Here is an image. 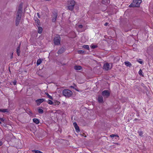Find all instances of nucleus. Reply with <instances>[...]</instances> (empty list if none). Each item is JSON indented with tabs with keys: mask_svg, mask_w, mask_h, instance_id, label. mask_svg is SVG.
<instances>
[{
	"mask_svg": "<svg viewBox=\"0 0 153 153\" xmlns=\"http://www.w3.org/2000/svg\"><path fill=\"white\" fill-rule=\"evenodd\" d=\"M142 2V0H134L129 5L130 7H138Z\"/></svg>",
	"mask_w": 153,
	"mask_h": 153,
	"instance_id": "f257e3e1",
	"label": "nucleus"
},
{
	"mask_svg": "<svg viewBox=\"0 0 153 153\" xmlns=\"http://www.w3.org/2000/svg\"><path fill=\"white\" fill-rule=\"evenodd\" d=\"M68 9L69 10L72 11L74 9L75 1L74 0H69L68 1Z\"/></svg>",
	"mask_w": 153,
	"mask_h": 153,
	"instance_id": "f03ea898",
	"label": "nucleus"
},
{
	"mask_svg": "<svg viewBox=\"0 0 153 153\" xmlns=\"http://www.w3.org/2000/svg\"><path fill=\"white\" fill-rule=\"evenodd\" d=\"M62 94L65 97H69L72 95L73 92L70 90L65 89L63 91Z\"/></svg>",
	"mask_w": 153,
	"mask_h": 153,
	"instance_id": "7ed1b4c3",
	"label": "nucleus"
},
{
	"mask_svg": "<svg viewBox=\"0 0 153 153\" xmlns=\"http://www.w3.org/2000/svg\"><path fill=\"white\" fill-rule=\"evenodd\" d=\"M22 13V5H19L17 13L16 18H21V16Z\"/></svg>",
	"mask_w": 153,
	"mask_h": 153,
	"instance_id": "20e7f679",
	"label": "nucleus"
},
{
	"mask_svg": "<svg viewBox=\"0 0 153 153\" xmlns=\"http://www.w3.org/2000/svg\"><path fill=\"white\" fill-rule=\"evenodd\" d=\"M54 43L55 45H59L60 44L61 38L59 35L55 36L53 39Z\"/></svg>",
	"mask_w": 153,
	"mask_h": 153,
	"instance_id": "39448f33",
	"label": "nucleus"
},
{
	"mask_svg": "<svg viewBox=\"0 0 153 153\" xmlns=\"http://www.w3.org/2000/svg\"><path fill=\"white\" fill-rule=\"evenodd\" d=\"M104 97L107 98L110 95V92L107 90H105L103 91L102 94Z\"/></svg>",
	"mask_w": 153,
	"mask_h": 153,
	"instance_id": "423d86ee",
	"label": "nucleus"
},
{
	"mask_svg": "<svg viewBox=\"0 0 153 153\" xmlns=\"http://www.w3.org/2000/svg\"><path fill=\"white\" fill-rule=\"evenodd\" d=\"M103 69L106 71H108L110 70L111 67H110L109 64L108 63L105 64L103 66Z\"/></svg>",
	"mask_w": 153,
	"mask_h": 153,
	"instance_id": "0eeeda50",
	"label": "nucleus"
},
{
	"mask_svg": "<svg viewBox=\"0 0 153 153\" xmlns=\"http://www.w3.org/2000/svg\"><path fill=\"white\" fill-rule=\"evenodd\" d=\"M45 100L43 99H41L37 100L36 102L38 105H39L41 103L44 101Z\"/></svg>",
	"mask_w": 153,
	"mask_h": 153,
	"instance_id": "6e6552de",
	"label": "nucleus"
},
{
	"mask_svg": "<svg viewBox=\"0 0 153 153\" xmlns=\"http://www.w3.org/2000/svg\"><path fill=\"white\" fill-rule=\"evenodd\" d=\"M98 101L100 103H102L103 102V98L102 96L99 95L98 97Z\"/></svg>",
	"mask_w": 153,
	"mask_h": 153,
	"instance_id": "1a4fd4ad",
	"label": "nucleus"
},
{
	"mask_svg": "<svg viewBox=\"0 0 153 153\" xmlns=\"http://www.w3.org/2000/svg\"><path fill=\"white\" fill-rule=\"evenodd\" d=\"M20 44H19V45L17 47L16 49V53L17 55L18 56H19L20 55V53L21 52L20 50Z\"/></svg>",
	"mask_w": 153,
	"mask_h": 153,
	"instance_id": "9d476101",
	"label": "nucleus"
},
{
	"mask_svg": "<svg viewBox=\"0 0 153 153\" xmlns=\"http://www.w3.org/2000/svg\"><path fill=\"white\" fill-rule=\"evenodd\" d=\"M21 20V19L16 18V25L17 26H18L19 25V24L20 22V20Z\"/></svg>",
	"mask_w": 153,
	"mask_h": 153,
	"instance_id": "9b49d317",
	"label": "nucleus"
},
{
	"mask_svg": "<svg viewBox=\"0 0 153 153\" xmlns=\"http://www.w3.org/2000/svg\"><path fill=\"white\" fill-rule=\"evenodd\" d=\"M65 51L64 48L62 47L58 51V54H61L63 53Z\"/></svg>",
	"mask_w": 153,
	"mask_h": 153,
	"instance_id": "f8f14e48",
	"label": "nucleus"
},
{
	"mask_svg": "<svg viewBox=\"0 0 153 153\" xmlns=\"http://www.w3.org/2000/svg\"><path fill=\"white\" fill-rule=\"evenodd\" d=\"M57 13H56L53 15V18L52 19V21L53 22H55L56 21L57 18Z\"/></svg>",
	"mask_w": 153,
	"mask_h": 153,
	"instance_id": "ddd939ff",
	"label": "nucleus"
},
{
	"mask_svg": "<svg viewBox=\"0 0 153 153\" xmlns=\"http://www.w3.org/2000/svg\"><path fill=\"white\" fill-rule=\"evenodd\" d=\"M102 3L103 4L107 5L110 3V0H102Z\"/></svg>",
	"mask_w": 153,
	"mask_h": 153,
	"instance_id": "4468645a",
	"label": "nucleus"
},
{
	"mask_svg": "<svg viewBox=\"0 0 153 153\" xmlns=\"http://www.w3.org/2000/svg\"><path fill=\"white\" fill-rule=\"evenodd\" d=\"M74 68L76 70H79L82 69V67L80 66L76 65L74 66Z\"/></svg>",
	"mask_w": 153,
	"mask_h": 153,
	"instance_id": "2eb2a0df",
	"label": "nucleus"
},
{
	"mask_svg": "<svg viewBox=\"0 0 153 153\" xmlns=\"http://www.w3.org/2000/svg\"><path fill=\"white\" fill-rule=\"evenodd\" d=\"M125 64L127 66L131 67V64L128 61H126L124 62Z\"/></svg>",
	"mask_w": 153,
	"mask_h": 153,
	"instance_id": "dca6fc26",
	"label": "nucleus"
},
{
	"mask_svg": "<svg viewBox=\"0 0 153 153\" xmlns=\"http://www.w3.org/2000/svg\"><path fill=\"white\" fill-rule=\"evenodd\" d=\"M0 112L3 113L8 112L9 110L7 109H0Z\"/></svg>",
	"mask_w": 153,
	"mask_h": 153,
	"instance_id": "f3484780",
	"label": "nucleus"
},
{
	"mask_svg": "<svg viewBox=\"0 0 153 153\" xmlns=\"http://www.w3.org/2000/svg\"><path fill=\"white\" fill-rule=\"evenodd\" d=\"M33 122L36 124H38L39 123V121L38 119L34 118L33 119Z\"/></svg>",
	"mask_w": 153,
	"mask_h": 153,
	"instance_id": "a211bd4d",
	"label": "nucleus"
},
{
	"mask_svg": "<svg viewBox=\"0 0 153 153\" xmlns=\"http://www.w3.org/2000/svg\"><path fill=\"white\" fill-rule=\"evenodd\" d=\"M27 112L30 116H32L33 115V113L30 110H27Z\"/></svg>",
	"mask_w": 153,
	"mask_h": 153,
	"instance_id": "6ab92c4d",
	"label": "nucleus"
},
{
	"mask_svg": "<svg viewBox=\"0 0 153 153\" xmlns=\"http://www.w3.org/2000/svg\"><path fill=\"white\" fill-rule=\"evenodd\" d=\"M38 32L39 33H42V28L41 27H38Z\"/></svg>",
	"mask_w": 153,
	"mask_h": 153,
	"instance_id": "aec40b11",
	"label": "nucleus"
},
{
	"mask_svg": "<svg viewBox=\"0 0 153 153\" xmlns=\"http://www.w3.org/2000/svg\"><path fill=\"white\" fill-rule=\"evenodd\" d=\"M82 48H84L88 50H89V46L88 45H84L82 46Z\"/></svg>",
	"mask_w": 153,
	"mask_h": 153,
	"instance_id": "412c9836",
	"label": "nucleus"
},
{
	"mask_svg": "<svg viewBox=\"0 0 153 153\" xmlns=\"http://www.w3.org/2000/svg\"><path fill=\"white\" fill-rule=\"evenodd\" d=\"M42 61L41 59H39L37 60L36 65L37 66L39 65L42 62Z\"/></svg>",
	"mask_w": 153,
	"mask_h": 153,
	"instance_id": "4be33fe9",
	"label": "nucleus"
},
{
	"mask_svg": "<svg viewBox=\"0 0 153 153\" xmlns=\"http://www.w3.org/2000/svg\"><path fill=\"white\" fill-rule=\"evenodd\" d=\"M45 94L50 99L52 100L53 98L50 95H49V94L47 92H45Z\"/></svg>",
	"mask_w": 153,
	"mask_h": 153,
	"instance_id": "5701e85b",
	"label": "nucleus"
},
{
	"mask_svg": "<svg viewBox=\"0 0 153 153\" xmlns=\"http://www.w3.org/2000/svg\"><path fill=\"white\" fill-rule=\"evenodd\" d=\"M32 152H35V153H43L42 152H41L40 151L37 150H32Z\"/></svg>",
	"mask_w": 153,
	"mask_h": 153,
	"instance_id": "b1692460",
	"label": "nucleus"
},
{
	"mask_svg": "<svg viewBox=\"0 0 153 153\" xmlns=\"http://www.w3.org/2000/svg\"><path fill=\"white\" fill-rule=\"evenodd\" d=\"M60 102H59L58 101H56L54 102L53 103V104H54V105H58L60 104Z\"/></svg>",
	"mask_w": 153,
	"mask_h": 153,
	"instance_id": "393cba45",
	"label": "nucleus"
},
{
	"mask_svg": "<svg viewBox=\"0 0 153 153\" xmlns=\"http://www.w3.org/2000/svg\"><path fill=\"white\" fill-rule=\"evenodd\" d=\"M36 26L38 27H40V22L39 20L37 21H36Z\"/></svg>",
	"mask_w": 153,
	"mask_h": 153,
	"instance_id": "a878e982",
	"label": "nucleus"
},
{
	"mask_svg": "<svg viewBox=\"0 0 153 153\" xmlns=\"http://www.w3.org/2000/svg\"><path fill=\"white\" fill-rule=\"evenodd\" d=\"M38 112L40 114H42L43 113V111L42 109L39 108L38 110Z\"/></svg>",
	"mask_w": 153,
	"mask_h": 153,
	"instance_id": "bb28decb",
	"label": "nucleus"
},
{
	"mask_svg": "<svg viewBox=\"0 0 153 153\" xmlns=\"http://www.w3.org/2000/svg\"><path fill=\"white\" fill-rule=\"evenodd\" d=\"M77 52L78 53L82 54L84 53L85 52V51L83 50H78V51Z\"/></svg>",
	"mask_w": 153,
	"mask_h": 153,
	"instance_id": "cd10ccee",
	"label": "nucleus"
},
{
	"mask_svg": "<svg viewBox=\"0 0 153 153\" xmlns=\"http://www.w3.org/2000/svg\"><path fill=\"white\" fill-rule=\"evenodd\" d=\"M137 61L140 63L141 64H142L143 63V62L142 61L141 59H137Z\"/></svg>",
	"mask_w": 153,
	"mask_h": 153,
	"instance_id": "c85d7f7f",
	"label": "nucleus"
},
{
	"mask_svg": "<svg viewBox=\"0 0 153 153\" xmlns=\"http://www.w3.org/2000/svg\"><path fill=\"white\" fill-rule=\"evenodd\" d=\"M17 82V81L16 80H14L13 81L11 82L10 83V85H12V83H13V85H16V83Z\"/></svg>",
	"mask_w": 153,
	"mask_h": 153,
	"instance_id": "c756f323",
	"label": "nucleus"
},
{
	"mask_svg": "<svg viewBox=\"0 0 153 153\" xmlns=\"http://www.w3.org/2000/svg\"><path fill=\"white\" fill-rule=\"evenodd\" d=\"M110 136L111 138H113L115 137H119V136L117 135L114 134L110 135Z\"/></svg>",
	"mask_w": 153,
	"mask_h": 153,
	"instance_id": "7c9ffc66",
	"label": "nucleus"
},
{
	"mask_svg": "<svg viewBox=\"0 0 153 153\" xmlns=\"http://www.w3.org/2000/svg\"><path fill=\"white\" fill-rule=\"evenodd\" d=\"M47 102L48 104H49L50 105L53 104V102L52 101H51V100H48Z\"/></svg>",
	"mask_w": 153,
	"mask_h": 153,
	"instance_id": "2f4dec72",
	"label": "nucleus"
},
{
	"mask_svg": "<svg viewBox=\"0 0 153 153\" xmlns=\"http://www.w3.org/2000/svg\"><path fill=\"white\" fill-rule=\"evenodd\" d=\"M75 128L76 130V131L77 132H79L80 131L79 127L78 126H77L75 127Z\"/></svg>",
	"mask_w": 153,
	"mask_h": 153,
	"instance_id": "473e14b6",
	"label": "nucleus"
},
{
	"mask_svg": "<svg viewBox=\"0 0 153 153\" xmlns=\"http://www.w3.org/2000/svg\"><path fill=\"white\" fill-rule=\"evenodd\" d=\"M138 133H139V135L140 136H142L143 134V131H138Z\"/></svg>",
	"mask_w": 153,
	"mask_h": 153,
	"instance_id": "72a5a7b5",
	"label": "nucleus"
},
{
	"mask_svg": "<svg viewBox=\"0 0 153 153\" xmlns=\"http://www.w3.org/2000/svg\"><path fill=\"white\" fill-rule=\"evenodd\" d=\"M142 70H141V69H140L139 72V74L140 75H141V76H143V75L142 74Z\"/></svg>",
	"mask_w": 153,
	"mask_h": 153,
	"instance_id": "f704fd0d",
	"label": "nucleus"
},
{
	"mask_svg": "<svg viewBox=\"0 0 153 153\" xmlns=\"http://www.w3.org/2000/svg\"><path fill=\"white\" fill-rule=\"evenodd\" d=\"M0 120L1 121L4 122L5 119L3 118H0Z\"/></svg>",
	"mask_w": 153,
	"mask_h": 153,
	"instance_id": "c9c22d12",
	"label": "nucleus"
},
{
	"mask_svg": "<svg viewBox=\"0 0 153 153\" xmlns=\"http://www.w3.org/2000/svg\"><path fill=\"white\" fill-rule=\"evenodd\" d=\"M73 125H74V127L77 126H78L76 123V122L74 123H73Z\"/></svg>",
	"mask_w": 153,
	"mask_h": 153,
	"instance_id": "e433bc0d",
	"label": "nucleus"
},
{
	"mask_svg": "<svg viewBox=\"0 0 153 153\" xmlns=\"http://www.w3.org/2000/svg\"><path fill=\"white\" fill-rule=\"evenodd\" d=\"M78 27L79 28H82L83 27V26L82 25H80L78 26Z\"/></svg>",
	"mask_w": 153,
	"mask_h": 153,
	"instance_id": "4c0bfd02",
	"label": "nucleus"
},
{
	"mask_svg": "<svg viewBox=\"0 0 153 153\" xmlns=\"http://www.w3.org/2000/svg\"><path fill=\"white\" fill-rule=\"evenodd\" d=\"M91 47L92 48L94 49L96 48L97 46L95 45H93L91 46Z\"/></svg>",
	"mask_w": 153,
	"mask_h": 153,
	"instance_id": "58836bf2",
	"label": "nucleus"
},
{
	"mask_svg": "<svg viewBox=\"0 0 153 153\" xmlns=\"http://www.w3.org/2000/svg\"><path fill=\"white\" fill-rule=\"evenodd\" d=\"M37 15L39 18H40V16H39V13H37Z\"/></svg>",
	"mask_w": 153,
	"mask_h": 153,
	"instance_id": "ea45409f",
	"label": "nucleus"
},
{
	"mask_svg": "<svg viewBox=\"0 0 153 153\" xmlns=\"http://www.w3.org/2000/svg\"><path fill=\"white\" fill-rule=\"evenodd\" d=\"M2 145V142L0 141V146Z\"/></svg>",
	"mask_w": 153,
	"mask_h": 153,
	"instance_id": "a19ab883",
	"label": "nucleus"
},
{
	"mask_svg": "<svg viewBox=\"0 0 153 153\" xmlns=\"http://www.w3.org/2000/svg\"><path fill=\"white\" fill-rule=\"evenodd\" d=\"M108 24V23H106L105 24H104V25L105 26H107Z\"/></svg>",
	"mask_w": 153,
	"mask_h": 153,
	"instance_id": "79ce46f5",
	"label": "nucleus"
},
{
	"mask_svg": "<svg viewBox=\"0 0 153 153\" xmlns=\"http://www.w3.org/2000/svg\"><path fill=\"white\" fill-rule=\"evenodd\" d=\"M46 1H50L51 0H45Z\"/></svg>",
	"mask_w": 153,
	"mask_h": 153,
	"instance_id": "37998d69",
	"label": "nucleus"
},
{
	"mask_svg": "<svg viewBox=\"0 0 153 153\" xmlns=\"http://www.w3.org/2000/svg\"><path fill=\"white\" fill-rule=\"evenodd\" d=\"M135 120H137V119H135Z\"/></svg>",
	"mask_w": 153,
	"mask_h": 153,
	"instance_id": "c03bdc74",
	"label": "nucleus"
}]
</instances>
